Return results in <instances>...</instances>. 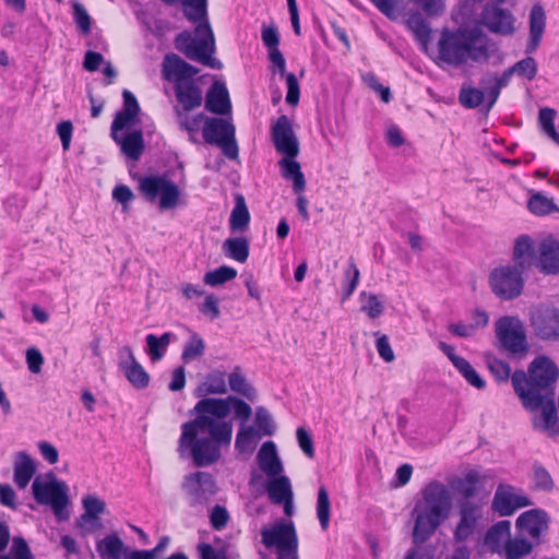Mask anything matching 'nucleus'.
<instances>
[{
	"mask_svg": "<svg viewBox=\"0 0 559 559\" xmlns=\"http://www.w3.org/2000/svg\"><path fill=\"white\" fill-rule=\"evenodd\" d=\"M96 550L103 559H126L128 547L118 535L110 534L97 542Z\"/></svg>",
	"mask_w": 559,
	"mask_h": 559,
	"instance_id": "obj_32",
	"label": "nucleus"
},
{
	"mask_svg": "<svg viewBox=\"0 0 559 559\" xmlns=\"http://www.w3.org/2000/svg\"><path fill=\"white\" fill-rule=\"evenodd\" d=\"M250 222V213L241 194L236 197V203L229 218V227L233 231H243Z\"/></svg>",
	"mask_w": 559,
	"mask_h": 559,
	"instance_id": "obj_37",
	"label": "nucleus"
},
{
	"mask_svg": "<svg viewBox=\"0 0 559 559\" xmlns=\"http://www.w3.org/2000/svg\"><path fill=\"white\" fill-rule=\"evenodd\" d=\"M10 528L5 521L0 519V559H35L27 542L22 536L13 537L11 554L4 555L10 543Z\"/></svg>",
	"mask_w": 559,
	"mask_h": 559,
	"instance_id": "obj_22",
	"label": "nucleus"
},
{
	"mask_svg": "<svg viewBox=\"0 0 559 559\" xmlns=\"http://www.w3.org/2000/svg\"><path fill=\"white\" fill-rule=\"evenodd\" d=\"M546 24V14L542 5L536 4L530 14V35H543Z\"/></svg>",
	"mask_w": 559,
	"mask_h": 559,
	"instance_id": "obj_56",
	"label": "nucleus"
},
{
	"mask_svg": "<svg viewBox=\"0 0 559 559\" xmlns=\"http://www.w3.org/2000/svg\"><path fill=\"white\" fill-rule=\"evenodd\" d=\"M558 377V367L547 356L536 357L527 373L523 370L512 373V385L523 406L531 412L540 409L539 417L534 418V428L551 438L559 436V417L554 400V384Z\"/></svg>",
	"mask_w": 559,
	"mask_h": 559,
	"instance_id": "obj_2",
	"label": "nucleus"
},
{
	"mask_svg": "<svg viewBox=\"0 0 559 559\" xmlns=\"http://www.w3.org/2000/svg\"><path fill=\"white\" fill-rule=\"evenodd\" d=\"M531 325L536 337L543 341L559 340V310L550 307H539L531 314Z\"/></svg>",
	"mask_w": 559,
	"mask_h": 559,
	"instance_id": "obj_13",
	"label": "nucleus"
},
{
	"mask_svg": "<svg viewBox=\"0 0 559 559\" xmlns=\"http://www.w3.org/2000/svg\"><path fill=\"white\" fill-rule=\"evenodd\" d=\"M255 425L259 433L263 436H273L275 432V425L270 413L264 407H258L255 412Z\"/></svg>",
	"mask_w": 559,
	"mask_h": 559,
	"instance_id": "obj_54",
	"label": "nucleus"
},
{
	"mask_svg": "<svg viewBox=\"0 0 559 559\" xmlns=\"http://www.w3.org/2000/svg\"><path fill=\"white\" fill-rule=\"evenodd\" d=\"M549 515L543 509H532L523 512L516 520V527L522 534L539 540L540 535L548 530Z\"/></svg>",
	"mask_w": 559,
	"mask_h": 559,
	"instance_id": "obj_18",
	"label": "nucleus"
},
{
	"mask_svg": "<svg viewBox=\"0 0 559 559\" xmlns=\"http://www.w3.org/2000/svg\"><path fill=\"white\" fill-rule=\"evenodd\" d=\"M282 177L293 182V190L296 193H301L306 188L305 175L301 171L300 164L296 160V157L283 156L278 160Z\"/></svg>",
	"mask_w": 559,
	"mask_h": 559,
	"instance_id": "obj_29",
	"label": "nucleus"
},
{
	"mask_svg": "<svg viewBox=\"0 0 559 559\" xmlns=\"http://www.w3.org/2000/svg\"><path fill=\"white\" fill-rule=\"evenodd\" d=\"M271 138L277 153L288 157H297L299 155V141L293 129L292 121L286 115L280 116L272 124Z\"/></svg>",
	"mask_w": 559,
	"mask_h": 559,
	"instance_id": "obj_11",
	"label": "nucleus"
},
{
	"mask_svg": "<svg viewBox=\"0 0 559 559\" xmlns=\"http://www.w3.org/2000/svg\"><path fill=\"white\" fill-rule=\"evenodd\" d=\"M138 189L146 202L157 203L160 211L173 210L180 202L179 187L163 175L140 177Z\"/></svg>",
	"mask_w": 559,
	"mask_h": 559,
	"instance_id": "obj_5",
	"label": "nucleus"
},
{
	"mask_svg": "<svg viewBox=\"0 0 559 559\" xmlns=\"http://www.w3.org/2000/svg\"><path fill=\"white\" fill-rule=\"evenodd\" d=\"M316 511L321 528L326 531L330 525L331 501L328 489L323 485L318 489Z\"/></svg>",
	"mask_w": 559,
	"mask_h": 559,
	"instance_id": "obj_38",
	"label": "nucleus"
},
{
	"mask_svg": "<svg viewBox=\"0 0 559 559\" xmlns=\"http://www.w3.org/2000/svg\"><path fill=\"white\" fill-rule=\"evenodd\" d=\"M298 444L302 452L310 459L314 456V447L311 436L304 427H298L296 430Z\"/></svg>",
	"mask_w": 559,
	"mask_h": 559,
	"instance_id": "obj_63",
	"label": "nucleus"
},
{
	"mask_svg": "<svg viewBox=\"0 0 559 559\" xmlns=\"http://www.w3.org/2000/svg\"><path fill=\"white\" fill-rule=\"evenodd\" d=\"M477 480L478 478L475 474L468 473L465 478L460 481L459 490L464 498L463 501H471L469 499L475 496Z\"/></svg>",
	"mask_w": 559,
	"mask_h": 559,
	"instance_id": "obj_62",
	"label": "nucleus"
},
{
	"mask_svg": "<svg viewBox=\"0 0 559 559\" xmlns=\"http://www.w3.org/2000/svg\"><path fill=\"white\" fill-rule=\"evenodd\" d=\"M231 406L236 418L247 421L251 406L237 396L227 399H201L190 411L194 418L181 425L177 452L180 457H190L197 467L211 466L222 457V449L229 448L233 423L225 420Z\"/></svg>",
	"mask_w": 559,
	"mask_h": 559,
	"instance_id": "obj_1",
	"label": "nucleus"
},
{
	"mask_svg": "<svg viewBox=\"0 0 559 559\" xmlns=\"http://www.w3.org/2000/svg\"><path fill=\"white\" fill-rule=\"evenodd\" d=\"M260 468L269 476H277L283 472V464L277 455L273 441L264 442L257 455Z\"/></svg>",
	"mask_w": 559,
	"mask_h": 559,
	"instance_id": "obj_26",
	"label": "nucleus"
},
{
	"mask_svg": "<svg viewBox=\"0 0 559 559\" xmlns=\"http://www.w3.org/2000/svg\"><path fill=\"white\" fill-rule=\"evenodd\" d=\"M182 488L188 495L191 506L205 503L216 492L215 480L206 472H195L187 475Z\"/></svg>",
	"mask_w": 559,
	"mask_h": 559,
	"instance_id": "obj_12",
	"label": "nucleus"
},
{
	"mask_svg": "<svg viewBox=\"0 0 559 559\" xmlns=\"http://www.w3.org/2000/svg\"><path fill=\"white\" fill-rule=\"evenodd\" d=\"M405 23L408 31L414 35H430L428 23L425 16L418 11L408 12L405 16Z\"/></svg>",
	"mask_w": 559,
	"mask_h": 559,
	"instance_id": "obj_50",
	"label": "nucleus"
},
{
	"mask_svg": "<svg viewBox=\"0 0 559 559\" xmlns=\"http://www.w3.org/2000/svg\"><path fill=\"white\" fill-rule=\"evenodd\" d=\"M175 95L186 111L193 110L202 104V91L192 80L175 84Z\"/></svg>",
	"mask_w": 559,
	"mask_h": 559,
	"instance_id": "obj_27",
	"label": "nucleus"
},
{
	"mask_svg": "<svg viewBox=\"0 0 559 559\" xmlns=\"http://www.w3.org/2000/svg\"><path fill=\"white\" fill-rule=\"evenodd\" d=\"M487 98L486 90H479L476 87H465L463 86L460 91L459 100L462 106L468 109H474L479 107L484 100Z\"/></svg>",
	"mask_w": 559,
	"mask_h": 559,
	"instance_id": "obj_42",
	"label": "nucleus"
},
{
	"mask_svg": "<svg viewBox=\"0 0 559 559\" xmlns=\"http://www.w3.org/2000/svg\"><path fill=\"white\" fill-rule=\"evenodd\" d=\"M178 118L180 128L189 133L191 141L195 142L193 135L200 130L201 123H205L207 117L203 114L188 116L178 111Z\"/></svg>",
	"mask_w": 559,
	"mask_h": 559,
	"instance_id": "obj_51",
	"label": "nucleus"
},
{
	"mask_svg": "<svg viewBox=\"0 0 559 559\" xmlns=\"http://www.w3.org/2000/svg\"><path fill=\"white\" fill-rule=\"evenodd\" d=\"M266 492L273 503L283 506L285 514L292 515L294 495L287 476L280 474L271 477L266 485Z\"/></svg>",
	"mask_w": 559,
	"mask_h": 559,
	"instance_id": "obj_19",
	"label": "nucleus"
},
{
	"mask_svg": "<svg viewBox=\"0 0 559 559\" xmlns=\"http://www.w3.org/2000/svg\"><path fill=\"white\" fill-rule=\"evenodd\" d=\"M202 133L206 143L216 145L227 138L234 136L235 126L223 118L207 117Z\"/></svg>",
	"mask_w": 559,
	"mask_h": 559,
	"instance_id": "obj_24",
	"label": "nucleus"
},
{
	"mask_svg": "<svg viewBox=\"0 0 559 559\" xmlns=\"http://www.w3.org/2000/svg\"><path fill=\"white\" fill-rule=\"evenodd\" d=\"M523 272L524 270L512 264L495 267L488 276L491 292L501 300L518 298L524 289Z\"/></svg>",
	"mask_w": 559,
	"mask_h": 559,
	"instance_id": "obj_8",
	"label": "nucleus"
},
{
	"mask_svg": "<svg viewBox=\"0 0 559 559\" xmlns=\"http://www.w3.org/2000/svg\"><path fill=\"white\" fill-rule=\"evenodd\" d=\"M285 81L287 87L286 102L289 105H297L300 97L299 82L294 73H286Z\"/></svg>",
	"mask_w": 559,
	"mask_h": 559,
	"instance_id": "obj_60",
	"label": "nucleus"
},
{
	"mask_svg": "<svg viewBox=\"0 0 559 559\" xmlns=\"http://www.w3.org/2000/svg\"><path fill=\"white\" fill-rule=\"evenodd\" d=\"M119 146L123 155L132 160H138L145 147L143 132L141 129H135L131 133L120 136L117 134V140H114Z\"/></svg>",
	"mask_w": 559,
	"mask_h": 559,
	"instance_id": "obj_30",
	"label": "nucleus"
},
{
	"mask_svg": "<svg viewBox=\"0 0 559 559\" xmlns=\"http://www.w3.org/2000/svg\"><path fill=\"white\" fill-rule=\"evenodd\" d=\"M420 495L412 511V539L416 546L425 544L435 535L449 519L453 506L450 489L438 480L428 483Z\"/></svg>",
	"mask_w": 559,
	"mask_h": 559,
	"instance_id": "obj_4",
	"label": "nucleus"
},
{
	"mask_svg": "<svg viewBox=\"0 0 559 559\" xmlns=\"http://www.w3.org/2000/svg\"><path fill=\"white\" fill-rule=\"evenodd\" d=\"M210 520L213 528L217 531L223 530L229 521L227 509L216 504L211 511Z\"/></svg>",
	"mask_w": 559,
	"mask_h": 559,
	"instance_id": "obj_61",
	"label": "nucleus"
},
{
	"mask_svg": "<svg viewBox=\"0 0 559 559\" xmlns=\"http://www.w3.org/2000/svg\"><path fill=\"white\" fill-rule=\"evenodd\" d=\"M527 209L531 213L543 216L556 211L557 206L551 199H548L542 193L536 192L530 198L527 202Z\"/></svg>",
	"mask_w": 559,
	"mask_h": 559,
	"instance_id": "obj_44",
	"label": "nucleus"
},
{
	"mask_svg": "<svg viewBox=\"0 0 559 559\" xmlns=\"http://www.w3.org/2000/svg\"><path fill=\"white\" fill-rule=\"evenodd\" d=\"M535 487L539 490L550 491L554 488V480L548 471L539 464L534 465Z\"/></svg>",
	"mask_w": 559,
	"mask_h": 559,
	"instance_id": "obj_59",
	"label": "nucleus"
},
{
	"mask_svg": "<svg viewBox=\"0 0 559 559\" xmlns=\"http://www.w3.org/2000/svg\"><path fill=\"white\" fill-rule=\"evenodd\" d=\"M511 68L515 75L526 79L527 81H533L538 72L536 60L530 56L515 62Z\"/></svg>",
	"mask_w": 559,
	"mask_h": 559,
	"instance_id": "obj_48",
	"label": "nucleus"
},
{
	"mask_svg": "<svg viewBox=\"0 0 559 559\" xmlns=\"http://www.w3.org/2000/svg\"><path fill=\"white\" fill-rule=\"evenodd\" d=\"M226 374L221 370H213L205 376V379L195 390L199 397L206 399L211 394H225L228 391Z\"/></svg>",
	"mask_w": 559,
	"mask_h": 559,
	"instance_id": "obj_33",
	"label": "nucleus"
},
{
	"mask_svg": "<svg viewBox=\"0 0 559 559\" xmlns=\"http://www.w3.org/2000/svg\"><path fill=\"white\" fill-rule=\"evenodd\" d=\"M198 69L176 53H168L163 61V76L169 82H187L198 74Z\"/></svg>",
	"mask_w": 559,
	"mask_h": 559,
	"instance_id": "obj_20",
	"label": "nucleus"
},
{
	"mask_svg": "<svg viewBox=\"0 0 559 559\" xmlns=\"http://www.w3.org/2000/svg\"><path fill=\"white\" fill-rule=\"evenodd\" d=\"M262 544L275 548L276 559H299L298 536L293 522H277L261 531Z\"/></svg>",
	"mask_w": 559,
	"mask_h": 559,
	"instance_id": "obj_6",
	"label": "nucleus"
},
{
	"mask_svg": "<svg viewBox=\"0 0 559 559\" xmlns=\"http://www.w3.org/2000/svg\"><path fill=\"white\" fill-rule=\"evenodd\" d=\"M50 478L49 481H41L37 477L32 485L33 496L37 503L50 506L58 513L69 502L68 487L66 483L57 480L52 474Z\"/></svg>",
	"mask_w": 559,
	"mask_h": 559,
	"instance_id": "obj_10",
	"label": "nucleus"
},
{
	"mask_svg": "<svg viewBox=\"0 0 559 559\" xmlns=\"http://www.w3.org/2000/svg\"><path fill=\"white\" fill-rule=\"evenodd\" d=\"M533 255V242L530 236L521 235L516 238L513 248L514 265L525 269V259Z\"/></svg>",
	"mask_w": 559,
	"mask_h": 559,
	"instance_id": "obj_40",
	"label": "nucleus"
},
{
	"mask_svg": "<svg viewBox=\"0 0 559 559\" xmlns=\"http://www.w3.org/2000/svg\"><path fill=\"white\" fill-rule=\"evenodd\" d=\"M228 384L233 392L242 395L249 401L257 396L255 389L248 382L240 366H235L228 376Z\"/></svg>",
	"mask_w": 559,
	"mask_h": 559,
	"instance_id": "obj_35",
	"label": "nucleus"
},
{
	"mask_svg": "<svg viewBox=\"0 0 559 559\" xmlns=\"http://www.w3.org/2000/svg\"><path fill=\"white\" fill-rule=\"evenodd\" d=\"M84 512L76 520V527L82 535H90L103 527L100 515L106 511V503L96 495H86L82 499Z\"/></svg>",
	"mask_w": 559,
	"mask_h": 559,
	"instance_id": "obj_15",
	"label": "nucleus"
},
{
	"mask_svg": "<svg viewBox=\"0 0 559 559\" xmlns=\"http://www.w3.org/2000/svg\"><path fill=\"white\" fill-rule=\"evenodd\" d=\"M528 497L518 491L511 485H499L496 489L491 508L500 516H509L516 510L532 506Z\"/></svg>",
	"mask_w": 559,
	"mask_h": 559,
	"instance_id": "obj_14",
	"label": "nucleus"
},
{
	"mask_svg": "<svg viewBox=\"0 0 559 559\" xmlns=\"http://www.w3.org/2000/svg\"><path fill=\"white\" fill-rule=\"evenodd\" d=\"M536 265L546 275L559 273V240L550 237L539 243Z\"/></svg>",
	"mask_w": 559,
	"mask_h": 559,
	"instance_id": "obj_21",
	"label": "nucleus"
},
{
	"mask_svg": "<svg viewBox=\"0 0 559 559\" xmlns=\"http://www.w3.org/2000/svg\"><path fill=\"white\" fill-rule=\"evenodd\" d=\"M344 276H345V280L347 283L343 289V296H342L343 301L353 295V293L355 292V289L358 285V282H359L360 273L354 262L349 263V266L345 271Z\"/></svg>",
	"mask_w": 559,
	"mask_h": 559,
	"instance_id": "obj_57",
	"label": "nucleus"
},
{
	"mask_svg": "<svg viewBox=\"0 0 559 559\" xmlns=\"http://www.w3.org/2000/svg\"><path fill=\"white\" fill-rule=\"evenodd\" d=\"M415 37L419 48L437 64L461 66L468 59L485 62L489 59L495 64L502 63L503 52L499 44L490 37Z\"/></svg>",
	"mask_w": 559,
	"mask_h": 559,
	"instance_id": "obj_3",
	"label": "nucleus"
},
{
	"mask_svg": "<svg viewBox=\"0 0 559 559\" xmlns=\"http://www.w3.org/2000/svg\"><path fill=\"white\" fill-rule=\"evenodd\" d=\"M556 114L555 109L548 107L542 108L538 114V122L544 133L559 145V133L556 131L554 123Z\"/></svg>",
	"mask_w": 559,
	"mask_h": 559,
	"instance_id": "obj_46",
	"label": "nucleus"
},
{
	"mask_svg": "<svg viewBox=\"0 0 559 559\" xmlns=\"http://www.w3.org/2000/svg\"><path fill=\"white\" fill-rule=\"evenodd\" d=\"M175 46L188 59L198 61L211 69H221L222 63L212 55L215 37H175Z\"/></svg>",
	"mask_w": 559,
	"mask_h": 559,
	"instance_id": "obj_9",
	"label": "nucleus"
},
{
	"mask_svg": "<svg viewBox=\"0 0 559 559\" xmlns=\"http://www.w3.org/2000/svg\"><path fill=\"white\" fill-rule=\"evenodd\" d=\"M511 523L502 520L493 524L485 535V544L492 552H500L508 539H510Z\"/></svg>",
	"mask_w": 559,
	"mask_h": 559,
	"instance_id": "obj_34",
	"label": "nucleus"
},
{
	"mask_svg": "<svg viewBox=\"0 0 559 559\" xmlns=\"http://www.w3.org/2000/svg\"><path fill=\"white\" fill-rule=\"evenodd\" d=\"M364 82L376 93H378L384 103H389L392 98L390 87L383 86L376 74L369 72L362 75Z\"/></svg>",
	"mask_w": 559,
	"mask_h": 559,
	"instance_id": "obj_58",
	"label": "nucleus"
},
{
	"mask_svg": "<svg viewBox=\"0 0 559 559\" xmlns=\"http://www.w3.org/2000/svg\"><path fill=\"white\" fill-rule=\"evenodd\" d=\"M138 122H139L138 115L132 114L130 111L122 110V109L119 110L116 114L115 119L112 120L111 127H110V135H111L112 140H117V134L119 133V131L129 129V128L133 127L134 124H136Z\"/></svg>",
	"mask_w": 559,
	"mask_h": 559,
	"instance_id": "obj_45",
	"label": "nucleus"
},
{
	"mask_svg": "<svg viewBox=\"0 0 559 559\" xmlns=\"http://www.w3.org/2000/svg\"><path fill=\"white\" fill-rule=\"evenodd\" d=\"M236 276V269L222 265L213 271L206 272L203 282L209 286L216 287L234 280Z\"/></svg>",
	"mask_w": 559,
	"mask_h": 559,
	"instance_id": "obj_41",
	"label": "nucleus"
},
{
	"mask_svg": "<svg viewBox=\"0 0 559 559\" xmlns=\"http://www.w3.org/2000/svg\"><path fill=\"white\" fill-rule=\"evenodd\" d=\"M265 47L269 49V58L271 62L278 69V72L284 75L285 73V59L278 49L280 37H262Z\"/></svg>",
	"mask_w": 559,
	"mask_h": 559,
	"instance_id": "obj_49",
	"label": "nucleus"
},
{
	"mask_svg": "<svg viewBox=\"0 0 559 559\" xmlns=\"http://www.w3.org/2000/svg\"><path fill=\"white\" fill-rule=\"evenodd\" d=\"M258 437L259 431L252 426H242L237 432L235 448L241 453L252 451L253 443Z\"/></svg>",
	"mask_w": 559,
	"mask_h": 559,
	"instance_id": "obj_47",
	"label": "nucleus"
},
{
	"mask_svg": "<svg viewBox=\"0 0 559 559\" xmlns=\"http://www.w3.org/2000/svg\"><path fill=\"white\" fill-rule=\"evenodd\" d=\"M119 368L130 384L136 390H144L150 384V374L135 359L131 347L124 346L119 350Z\"/></svg>",
	"mask_w": 559,
	"mask_h": 559,
	"instance_id": "obj_17",
	"label": "nucleus"
},
{
	"mask_svg": "<svg viewBox=\"0 0 559 559\" xmlns=\"http://www.w3.org/2000/svg\"><path fill=\"white\" fill-rule=\"evenodd\" d=\"M481 21L492 33L506 34L512 31V15L497 7L486 8Z\"/></svg>",
	"mask_w": 559,
	"mask_h": 559,
	"instance_id": "obj_25",
	"label": "nucleus"
},
{
	"mask_svg": "<svg viewBox=\"0 0 559 559\" xmlns=\"http://www.w3.org/2000/svg\"><path fill=\"white\" fill-rule=\"evenodd\" d=\"M199 310L203 314L209 316L211 320H215L221 316L218 299L214 295H207Z\"/></svg>",
	"mask_w": 559,
	"mask_h": 559,
	"instance_id": "obj_64",
	"label": "nucleus"
},
{
	"mask_svg": "<svg viewBox=\"0 0 559 559\" xmlns=\"http://www.w3.org/2000/svg\"><path fill=\"white\" fill-rule=\"evenodd\" d=\"M514 75L512 68H508L503 73L498 76H487L480 80L481 88L486 90L487 93V111H489L499 98L502 87H506L511 78Z\"/></svg>",
	"mask_w": 559,
	"mask_h": 559,
	"instance_id": "obj_28",
	"label": "nucleus"
},
{
	"mask_svg": "<svg viewBox=\"0 0 559 559\" xmlns=\"http://www.w3.org/2000/svg\"><path fill=\"white\" fill-rule=\"evenodd\" d=\"M495 331L501 349L513 357L526 356L530 347L523 323L519 318L501 317L496 321Z\"/></svg>",
	"mask_w": 559,
	"mask_h": 559,
	"instance_id": "obj_7",
	"label": "nucleus"
},
{
	"mask_svg": "<svg viewBox=\"0 0 559 559\" xmlns=\"http://www.w3.org/2000/svg\"><path fill=\"white\" fill-rule=\"evenodd\" d=\"M205 353V342L203 338L195 332L190 334L189 340L186 342L181 359L183 362H190L197 358H200Z\"/></svg>",
	"mask_w": 559,
	"mask_h": 559,
	"instance_id": "obj_39",
	"label": "nucleus"
},
{
	"mask_svg": "<svg viewBox=\"0 0 559 559\" xmlns=\"http://www.w3.org/2000/svg\"><path fill=\"white\" fill-rule=\"evenodd\" d=\"M361 297H366L367 301L361 306V311L366 312L370 319L379 318L384 310L382 300L374 294L362 292Z\"/></svg>",
	"mask_w": 559,
	"mask_h": 559,
	"instance_id": "obj_55",
	"label": "nucleus"
},
{
	"mask_svg": "<svg viewBox=\"0 0 559 559\" xmlns=\"http://www.w3.org/2000/svg\"><path fill=\"white\" fill-rule=\"evenodd\" d=\"M35 473L36 465L33 459L27 453L20 452L13 467V480L15 485L20 489L26 488Z\"/></svg>",
	"mask_w": 559,
	"mask_h": 559,
	"instance_id": "obj_31",
	"label": "nucleus"
},
{
	"mask_svg": "<svg viewBox=\"0 0 559 559\" xmlns=\"http://www.w3.org/2000/svg\"><path fill=\"white\" fill-rule=\"evenodd\" d=\"M460 521L453 532L455 542L463 543L473 536L481 518L480 504L473 501L459 502Z\"/></svg>",
	"mask_w": 559,
	"mask_h": 559,
	"instance_id": "obj_16",
	"label": "nucleus"
},
{
	"mask_svg": "<svg viewBox=\"0 0 559 559\" xmlns=\"http://www.w3.org/2000/svg\"><path fill=\"white\" fill-rule=\"evenodd\" d=\"M532 544L524 538L508 539L503 550L506 555L520 559L532 551Z\"/></svg>",
	"mask_w": 559,
	"mask_h": 559,
	"instance_id": "obj_53",
	"label": "nucleus"
},
{
	"mask_svg": "<svg viewBox=\"0 0 559 559\" xmlns=\"http://www.w3.org/2000/svg\"><path fill=\"white\" fill-rule=\"evenodd\" d=\"M455 368L472 386L478 390L485 389L486 381L480 377V374L473 368V366L466 359H464Z\"/></svg>",
	"mask_w": 559,
	"mask_h": 559,
	"instance_id": "obj_52",
	"label": "nucleus"
},
{
	"mask_svg": "<svg viewBox=\"0 0 559 559\" xmlns=\"http://www.w3.org/2000/svg\"><path fill=\"white\" fill-rule=\"evenodd\" d=\"M205 109L215 115H228L231 111L229 93L223 82L215 81L205 96Z\"/></svg>",
	"mask_w": 559,
	"mask_h": 559,
	"instance_id": "obj_23",
	"label": "nucleus"
},
{
	"mask_svg": "<svg viewBox=\"0 0 559 559\" xmlns=\"http://www.w3.org/2000/svg\"><path fill=\"white\" fill-rule=\"evenodd\" d=\"M223 250L226 257L245 263L249 257V241L245 237L227 238L223 243Z\"/></svg>",
	"mask_w": 559,
	"mask_h": 559,
	"instance_id": "obj_36",
	"label": "nucleus"
},
{
	"mask_svg": "<svg viewBox=\"0 0 559 559\" xmlns=\"http://www.w3.org/2000/svg\"><path fill=\"white\" fill-rule=\"evenodd\" d=\"M486 365L498 382H507L511 376V367L504 360L499 359L492 354L485 355Z\"/></svg>",
	"mask_w": 559,
	"mask_h": 559,
	"instance_id": "obj_43",
	"label": "nucleus"
}]
</instances>
